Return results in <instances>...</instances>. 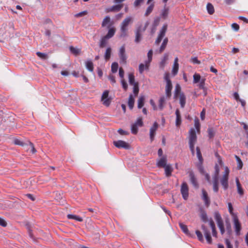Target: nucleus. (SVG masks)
<instances>
[{"label": "nucleus", "mask_w": 248, "mask_h": 248, "mask_svg": "<svg viewBox=\"0 0 248 248\" xmlns=\"http://www.w3.org/2000/svg\"><path fill=\"white\" fill-rule=\"evenodd\" d=\"M133 22V18L130 16L126 17L122 22L120 26L121 37L127 36L128 26Z\"/></svg>", "instance_id": "1"}, {"label": "nucleus", "mask_w": 248, "mask_h": 248, "mask_svg": "<svg viewBox=\"0 0 248 248\" xmlns=\"http://www.w3.org/2000/svg\"><path fill=\"white\" fill-rule=\"evenodd\" d=\"M189 146L193 155H194V145L197 141V136L194 128H191L189 132Z\"/></svg>", "instance_id": "2"}, {"label": "nucleus", "mask_w": 248, "mask_h": 248, "mask_svg": "<svg viewBox=\"0 0 248 248\" xmlns=\"http://www.w3.org/2000/svg\"><path fill=\"white\" fill-rule=\"evenodd\" d=\"M149 25V22H147L144 27H142L141 26L138 27L135 31V42L136 43H139L140 42L142 39V33L144 32Z\"/></svg>", "instance_id": "3"}, {"label": "nucleus", "mask_w": 248, "mask_h": 248, "mask_svg": "<svg viewBox=\"0 0 248 248\" xmlns=\"http://www.w3.org/2000/svg\"><path fill=\"white\" fill-rule=\"evenodd\" d=\"M230 170L227 167H225V170L223 172L222 177L220 179V183L225 189H227L228 187V179Z\"/></svg>", "instance_id": "4"}, {"label": "nucleus", "mask_w": 248, "mask_h": 248, "mask_svg": "<svg viewBox=\"0 0 248 248\" xmlns=\"http://www.w3.org/2000/svg\"><path fill=\"white\" fill-rule=\"evenodd\" d=\"M233 222V227L235 233L237 235L240 234V231L241 230V224L237 216L232 218Z\"/></svg>", "instance_id": "5"}, {"label": "nucleus", "mask_w": 248, "mask_h": 248, "mask_svg": "<svg viewBox=\"0 0 248 248\" xmlns=\"http://www.w3.org/2000/svg\"><path fill=\"white\" fill-rule=\"evenodd\" d=\"M167 27L168 26L167 24H165L163 26L158 35V37L155 41V44L158 45L161 42L162 38L165 35L166 32L167 30Z\"/></svg>", "instance_id": "6"}, {"label": "nucleus", "mask_w": 248, "mask_h": 248, "mask_svg": "<svg viewBox=\"0 0 248 248\" xmlns=\"http://www.w3.org/2000/svg\"><path fill=\"white\" fill-rule=\"evenodd\" d=\"M113 144L118 148L129 149L130 147L129 144L128 143L121 140L114 141Z\"/></svg>", "instance_id": "7"}, {"label": "nucleus", "mask_w": 248, "mask_h": 248, "mask_svg": "<svg viewBox=\"0 0 248 248\" xmlns=\"http://www.w3.org/2000/svg\"><path fill=\"white\" fill-rule=\"evenodd\" d=\"M109 92L108 90L105 91L102 95L101 100L103 104L106 106H108L111 102V99L108 98Z\"/></svg>", "instance_id": "8"}, {"label": "nucleus", "mask_w": 248, "mask_h": 248, "mask_svg": "<svg viewBox=\"0 0 248 248\" xmlns=\"http://www.w3.org/2000/svg\"><path fill=\"white\" fill-rule=\"evenodd\" d=\"M181 193L183 198L185 200H187L188 197V187L186 182H183L181 185Z\"/></svg>", "instance_id": "9"}, {"label": "nucleus", "mask_w": 248, "mask_h": 248, "mask_svg": "<svg viewBox=\"0 0 248 248\" xmlns=\"http://www.w3.org/2000/svg\"><path fill=\"white\" fill-rule=\"evenodd\" d=\"M119 56L120 57V62L124 64L125 63L127 57L125 54V46L124 45L120 47Z\"/></svg>", "instance_id": "10"}, {"label": "nucleus", "mask_w": 248, "mask_h": 248, "mask_svg": "<svg viewBox=\"0 0 248 248\" xmlns=\"http://www.w3.org/2000/svg\"><path fill=\"white\" fill-rule=\"evenodd\" d=\"M202 230L203 232L204 233V235L205 237L207 243L209 244H211L212 242V240L210 234V231L204 225H202Z\"/></svg>", "instance_id": "11"}, {"label": "nucleus", "mask_w": 248, "mask_h": 248, "mask_svg": "<svg viewBox=\"0 0 248 248\" xmlns=\"http://www.w3.org/2000/svg\"><path fill=\"white\" fill-rule=\"evenodd\" d=\"M158 124L157 123L155 122L154 123L153 125L151 127L150 129V138L151 141H153L154 140L155 132L158 128Z\"/></svg>", "instance_id": "12"}, {"label": "nucleus", "mask_w": 248, "mask_h": 248, "mask_svg": "<svg viewBox=\"0 0 248 248\" xmlns=\"http://www.w3.org/2000/svg\"><path fill=\"white\" fill-rule=\"evenodd\" d=\"M123 7V4H117L113 5L106 9L107 12H119Z\"/></svg>", "instance_id": "13"}, {"label": "nucleus", "mask_w": 248, "mask_h": 248, "mask_svg": "<svg viewBox=\"0 0 248 248\" xmlns=\"http://www.w3.org/2000/svg\"><path fill=\"white\" fill-rule=\"evenodd\" d=\"M202 199L204 202V204L207 207H208L210 203V200L208 194L204 189L202 190Z\"/></svg>", "instance_id": "14"}, {"label": "nucleus", "mask_w": 248, "mask_h": 248, "mask_svg": "<svg viewBox=\"0 0 248 248\" xmlns=\"http://www.w3.org/2000/svg\"><path fill=\"white\" fill-rule=\"evenodd\" d=\"M172 88L171 81H168V83H166V87H165V92L166 96L168 97H170L171 95V90Z\"/></svg>", "instance_id": "15"}, {"label": "nucleus", "mask_w": 248, "mask_h": 248, "mask_svg": "<svg viewBox=\"0 0 248 248\" xmlns=\"http://www.w3.org/2000/svg\"><path fill=\"white\" fill-rule=\"evenodd\" d=\"M189 176L190 178V180L193 186L197 188L198 187V184L197 181V179L195 176V175L192 171L189 172Z\"/></svg>", "instance_id": "16"}, {"label": "nucleus", "mask_w": 248, "mask_h": 248, "mask_svg": "<svg viewBox=\"0 0 248 248\" xmlns=\"http://www.w3.org/2000/svg\"><path fill=\"white\" fill-rule=\"evenodd\" d=\"M153 50H150L147 53L148 60L145 61L146 69H149L150 64L152 60Z\"/></svg>", "instance_id": "17"}, {"label": "nucleus", "mask_w": 248, "mask_h": 248, "mask_svg": "<svg viewBox=\"0 0 248 248\" xmlns=\"http://www.w3.org/2000/svg\"><path fill=\"white\" fill-rule=\"evenodd\" d=\"M169 59V55L167 53H165L164 54L163 57L162 59H161V61H160L159 63V67L161 69H164L167 61Z\"/></svg>", "instance_id": "18"}, {"label": "nucleus", "mask_w": 248, "mask_h": 248, "mask_svg": "<svg viewBox=\"0 0 248 248\" xmlns=\"http://www.w3.org/2000/svg\"><path fill=\"white\" fill-rule=\"evenodd\" d=\"M179 69V64H178V58L176 57L174 59V64L172 68V72L173 75H176Z\"/></svg>", "instance_id": "19"}, {"label": "nucleus", "mask_w": 248, "mask_h": 248, "mask_svg": "<svg viewBox=\"0 0 248 248\" xmlns=\"http://www.w3.org/2000/svg\"><path fill=\"white\" fill-rule=\"evenodd\" d=\"M176 114V122L175 124L177 126H179L181 124L182 120H181V116L180 114V110L179 109H176L175 111Z\"/></svg>", "instance_id": "20"}, {"label": "nucleus", "mask_w": 248, "mask_h": 248, "mask_svg": "<svg viewBox=\"0 0 248 248\" xmlns=\"http://www.w3.org/2000/svg\"><path fill=\"white\" fill-rule=\"evenodd\" d=\"M167 165V158L166 157H161L157 162V166L160 168H164Z\"/></svg>", "instance_id": "21"}, {"label": "nucleus", "mask_w": 248, "mask_h": 248, "mask_svg": "<svg viewBox=\"0 0 248 248\" xmlns=\"http://www.w3.org/2000/svg\"><path fill=\"white\" fill-rule=\"evenodd\" d=\"M179 98L180 104L181 105V107L182 108H184L185 106L186 103V96L184 93H182L180 94V95L178 96Z\"/></svg>", "instance_id": "22"}, {"label": "nucleus", "mask_w": 248, "mask_h": 248, "mask_svg": "<svg viewBox=\"0 0 248 248\" xmlns=\"http://www.w3.org/2000/svg\"><path fill=\"white\" fill-rule=\"evenodd\" d=\"M165 169V172L166 176L170 177L171 175V173L173 171V169L170 164L167 165L164 168Z\"/></svg>", "instance_id": "23"}, {"label": "nucleus", "mask_w": 248, "mask_h": 248, "mask_svg": "<svg viewBox=\"0 0 248 248\" xmlns=\"http://www.w3.org/2000/svg\"><path fill=\"white\" fill-rule=\"evenodd\" d=\"M181 92V86L179 84H177L175 87V91L174 93V97L175 98H177L178 97V96L180 95V94L182 93Z\"/></svg>", "instance_id": "24"}, {"label": "nucleus", "mask_w": 248, "mask_h": 248, "mask_svg": "<svg viewBox=\"0 0 248 248\" xmlns=\"http://www.w3.org/2000/svg\"><path fill=\"white\" fill-rule=\"evenodd\" d=\"M209 225L212 229L213 236L217 237V232L216 229L215 224L212 219L210 220Z\"/></svg>", "instance_id": "25"}, {"label": "nucleus", "mask_w": 248, "mask_h": 248, "mask_svg": "<svg viewBox=\"0 0 248 248\" xmlns=\"http://www.w3.org/2000/svg\"><path fill=\"white\" fill-rule=\"evenodd\" d=\"M200 217H201L202 220L204 222H206L208 221V217H207L206 213L202 209H200Z\"/></svg>", "instance_id": "26"}, {"label": "nucleus", "mask_w": 248, "mask_h": 248, "mask_svg": "<svg viewBox=\"0 0 248 248\" xmlns=\"http://www.w3.org/2000/svg\"><path fill=\"white\" fill-rule=\"evenodd\" d=\"M135 100L132 94H130L129 96L128 106L130 109H133L134 105Z\"/></svg>", "instance_id": "27"}, {"label": "nucleus", "mask_w": 248, "mask_h": 248, "mask_svg": "<svg viewBox=\"0 0 248 248\" xmlns=\"http://www.w3.org/2000/svg\"><path fill=\"white\" fill-rule=\"evenodd\" d=\"M128 80L129 84L132 86L135 85V84L138 83V82H135V76L134 74L132 73L128 74Z\"/></svg>", "instance_id": "28"}, {"label": "nucleus", "mask_w": 248, "mask_h": 248, "mask_svg": "<svg viewBox=\"0 0 248 248\" xmlns=\"http://www.w3.org/2000/svg\"><path fill=\"white\" fill-rule=\"evenodd\" d=\"M85 65L87 69L90 72H93V64L91 60H88L86 61L85 62Z\"/></svg>", "instance_id": "29"}, {"label": "nucleus", "mask_w": 248, "mask_h": 248, "mask_svg": "<svg viewBox=\"0 0 248 248\" xmlns=\"http://www.w3.org/2000/svg\"><path fill=\"white\" fill-rule=\"evenodd\" d=\"M109 39L108 37H107L106 36L103 37L100 41V44L99 46L101 48L104 47L108 43V40Z\"/></svg>", "instance_id": "30"}, {"label": "nucleus", "mask_w": 248, "mask_h": 248, "mask_svg": "<svg viewBox=\"0 0 248 248\" xmlns=\"http://www.w3.org/2000/svg\"><path fill=\"white\" fill-rule=\"evenodd\" d=\"M168 42V39L167 38H166L164 39L163 43L161 44V46L160 47L159 50V53H161L165 49L167 43Z\"/></svg>", "instance_id": "31"}, {"label": "nucleus", "mask_w": 248, "mask_h": 248, "mask_svg": "<svg viewBox=\"0 0 248 248\" xmlns=\"http://www.w3.org/2000/svg\"><path fill=\"white\" fill-rule=\"evenodd\" d=\"M236 183L238 193L240 195H243V194H244L243 189L241 186V184H240L239 179L238 178L236 179Z\"/></svg>", "instance_id": "32"}, {"label": "nucleus", "mask_w": 248, "mask_h": 248, "mask_svg": "<svg viewBox=\"0 0 248 248\" xmlns=\"http://www.w3.org/2000/svg\"><path fill=\"white\" fill-rule=\"evenodd\" d=\"M115 31L116 30L114 27L111 28L108 30V33L105 36L109 39L114 36Z\"/></svg>", "instance_id": "33"}, {"label": "nucleus", "mask_w": 248, "mask_h": 248, "mask_svg": "<svg viewBox=\"0 0 248 248\" xmlns=\"http://www.w3.org/2000/svg\"><path fill=\"white\" fill-rule=\"evenodd\" d=\"M154 8V4L151 3L147 8L145 13V16H148L153 11Z\"/></svg>", "instance_id": "34"}, {"label": "nucleus", "mask_w": 248, "mask_h": 248, "mask_svg": "<svg viewBox=\"0 0 248 248\" xmlns=\"http://www.w3.org/2000/svg\"><path fill=\"white\" fill-rule=\"evenodd\" d=\"M197 156L201 164H202L203 159L202 157V155L199 147H196Z\"/></svg>", "instance_id": "35"}, {"label": "nucleus", "mask_w": 248, "mask_h": 248, "mask_svg": "<svg viewBox=\"0 0 248 248\" xmlns=\"http://www.w3.org/2000/svg\"><path fill=\"white\" fill-rule=\"evenodd\" d=\"M206 8H207V10L208 11V13L210 15H212L214 14V13L215 12L214 7L211 3H208L207 4Z\"/></svg>", "instance_id": "36"}, {"label": "nucleus", "mask_w": 248, "mask_h": 248, "mask_svg": "<svg viewBox=\"0 0 248 248\" xmlns=\"http://www.w3.org/2000/svg\"><path fill=\"white\" fill-rule=\"evenodd\" d=\"M214 217L217 222V223L218 222L223 221L220 214L217 211H216L214 213Z\"/></svg>", "instance_id": "37"}, {"label": "nucleus", "mask_w": 248, "mask_h": 248, "mask_svg": "<svg viewBox=\"0 0 248 248\" xmlns=\"http://www.w3.org/2000/svg\"><path fill=\"white\" fill-rule=\"evenodd\" d=\"M228 205V210H229V212L230 214H231L232 218L237 216V214L236 213H234L233 212V207H232V203L231 202H229Z\"/></svg>", "instance_id": "38"}, {"label": "nucleus", "mask_w": 248, "mask_h": 248, "mask_svg": "<svg viewBox=\"0 0 248 248\" xmlns=\"http://www.w3.org/2000/svg\"><path fill=\"white\" fill-rule=\"evenodd\" d=\"M69 49L70 51L76 56H77L78 54H79L80 52V49L75 48L72 46H70Z\"/></svg>", "instance_id": "39"}, {"label": "nucleus", "mask_w": 248, "mask_h": 248, "mask_svg": "<svg viewBox=\"0 0 248 248\" xmlns=\"http://www.w3.org/2000/svg\"><path fill=\"white\" fill-rule=\"evenodd\" d=\"M179 226L185 233L187 235L189 234L188 230L186 225H185L183 223H179Z\"/></svg>", "instance_id": "40"}, {"label": "nucleus", "mask_w": 248, "mask_h": 248, "mask_svg": "<svg viewBox=\"0 0 248 248\" xmlns=\"http://www.w3.org/2000/svg\"><path fill=\"white\" fill-rule=\"evenodd\" d=\"M144 96H140L138 99V108H141L144 105Z\"/></svg>", "instance_id": "41"}, {"label": "nucleus", "mask_w": 248, "mask_h": 248, "mask_svg": "<svg viewBox=\"0 0 248 248\" xmlns=\"http://www.w3.org/2000/svg\"><path fill=\"white\" fill-rule=\"evenodd\" d=\"M111 49L110 47H108L106 49L105 54V59L106 61L108 60L111 56Z\"/></svg>", "instance_id": "42"}, {"label": "nucleus", "mask_w": 248, "mask_h": 248, "mask_svg": "<svg viewBox=\"0 0 248 248\" xmlns=\"http://www.w3.org/2000/svg\"><path fill=\"white\" fill-rule=\"evenodd\" d=\"M165 97L162 96V97H160V98L159 99V105H158L159 108L160 110L163 109V107H164V105L165 104Z\"/></svg>", "instance_id": "43"}, {"label": "nucleus", "mask_w": 248, "mask_h": 248, "mask_svg": "<svg viewBox=\"0 0 248 248\" xmlns=\"http://www.w3.org/2000/svg\"><path fill=\"white\" fill-rule=\"evenodd\" d=\"M235 158L237 162V168L239 170H240L243 167V162L240 157L236 155H235Z\"/></svg>", "instance_id": "44"}, {"label": "nucleus", "mask_w": 248, "mask_h": 248, "mask_svg": "<svg viewBox=\"0 0 248 248\" xmlns=\"http://www.w3.org/2000/svg\"><path fill=\"white\" fill-rule=\"evenodd\" d=\"M217 226L219 228L221 234H223L225 232V228L224 227L223 221L218 222L217 223Z\"/></svg>", "instance_id": "45"}, {"label": "nucleus", "mask_w": 248, "mask_h": 248, "mask_svg": "<svg viewBox=\"0 0 248 248\" xmlns=\"http://www.w3.org/2000/svg\"><path fill=\"white\" fill-rule=\"evenodd\" d=\"M67 217L69 219H74L77 221L81 222L83 221L82 217L73 215H68Z\"/></svg>", "instance_id": "46"}, {"label": "nucleus", "mask_w": 248, "mask_h": 248, "mask_svg": "<svg viewBox=\"0 0 248 248\" xmlns=\"http://www.w3.org/2000/svg\"><path fill=\"white\" fill-rule=\"evenodd\" d=\"M118 63L116 62H113L111 64V70L112 72L113 73H116L118 70Z\"/></svg>", "instance_id": "47"}, {"label": "nucleus", "mask_w": 248, "mask_h": 248, "mask_svg": "<svg viewBox=\"0 0 248 248\" xmlns=\"http://www.w3.org/2000/svg\"><path fill=\"white\" fill-rule=\"evenodd\" d=\"M194 125H195V127L197 131V132L199 133L200 131L201 125H200L199 120L198 118L195 119L194 120Z\"/></svg>", "instance_id": "48"}, {"label": "nucleus", "mask_w": 248, "mask_h": 248, "mask_svg": "<svg viewBox=\"0 0 248 248\" xmlns=\"http://www.w3.org/2000/svg\"><path fill=\"white\" fill-rule=\"evenodd\" d=\"M201 76L199 74L195 73L193 75V83H197L199 82L200 81H201Z\"/></svg>", "instance_id": "49"}, {"label": "nucleus", "mask_w": 248, "mask_h": 248, "mask_svg": "<svg viewBox=\"0 0 248 248\" xmlns=\"http://www.w3.org/2000/svg\"><path fill=\"white\" fill-rule=\"evenodd\" d=\"M169 14V9L168 8H165L161 13V16L163 19H166Z\"/></svg>", "instance_id": "50"}, {"label": "nucleus", "mask_w": 248, "mask_h": 248, "mask_svg": "<svg viewBox=\"0 0 248 248\" xmlns=\"http://www.w3.org/2000/svg\"><path fill=\"white\" fill-rule=\"evenodd\" d=\"M110 22V18L108 16H106L102 23V26L105 27Z\"/></svg>", "instance_id": "51"}, {"label": "nucleus", "mask_w": 248, "mask_h": 248, "mask_svg": "<svg viewBox=\"0 0 248 248\" xmlns=\"http://www.w3.org/2000/svg\"><path fill=\"white\" fill-rule=\"evenodd\" d=\"M134 124L137 125L138 127H142L143 124L142 118L141 117H139L135 123Z\"/></svg>", "instance_id": "52"}, {"label": "nucleus", "mask_w": 248, "mask_h": 248, "mask_svg": "<svg viewBox=\"0 0 248 248\" xmlns=\"http://www.w3.org/2000/svg\"><path fill=\"white\" fill-rule=\"evenodd\" d=\"M138 126L135 124H132L131 125V132L132 134L136 135L138 132Z\"/></svg>", "instance_id": "53"}, {"label": "nucleus", "mask_w": 248, "mask_h": 248, "mask_svg": "<svg viewBox=\"0 0 248 248\" xmlns=\"http://www.w3.org/2000/svg\"><path fill=\"white\" fill-rule=\"evenodd\" d=\"M36 55L38 57L43 60H46L48 58V56L46 54L41 52H37Z\"/></svg>", "instance_id": "54"}, {"label": "nucleus", "mask_w": 248, "mask_h": 248, "mask_svg": "<svg viewBox=\"0 0 248 248\" xmlns=\"http://www.w3.org/2000/svg\"><path fill=\"white\" fill-rule=\"evenodd\" d=\"M196 234L197 237L200 241H201V242L203 241L204 239L203 238L202 234L200 231L197 230L196 231Z\"/></svg>", "instance_id": "55"}, {"label": "nucleus", "mask_w": 248, "mask_h": 248, "mask_svg": "<svg viewBox=\"0 0 248 248\" xmlns=\"http://www.w3.org/2000/svg\"><path fill=\"white\" fill-rule=\"evenodd\" d=\"M133 86V93L135 94V96H137L139 92V84H135Z\"/></svg>", "instance_id": "56"}, {"label": "nucleus", "mask_w": 248, "mask_h": 248, "mask_svg": "<svg viewBox=\"0 0 248 248\" xmlns=\"http://www.w3.org/2000/svg\"><path fill=\"white\" fill-rule=\"evenodd\" d=\"M148 70V69H146V67H145V63L144 62V64L143 63H140V65H139V72L140 74H142L144 70Z\"/></svg>", "instance_id": "57"}, {"label": "nucleus", "mask_w": 248, "mask_h": 248, "mask_svg": "<svg viewBox=\"0 0 248 248\" xmlns=\"http://www.w3.org/2000/svg\"><path fill=\"white\" fill-rule=\"evenodd\" d=\"M205 78H202L201 81H199L200 83L199 84V88L203 89H204V84H205Z\"/></svg>", "instance_id": "58"}, {"label": "nucleus", "mask_w": 248, "mask_h": 248, "mask_svg": "<svg viewBox=\"0 0 248 248\" xmlns=\"http://www.w3.org/2000/svg\"><path fill=\"white\" fill-rule=\"evenodd\" d=\"M121 83L122 84L123 88L125 91H126L128 88V85L126 82L125 81L124 79H122L121 80Z\"/></svg>", "instance_id": "59"}, {"label": "nucleus", "mask_w": 248, "mask_h": 248, "mask_svg": "<svg viewBox=\"0 0 248 248\" xmlns=\"http://www.w3.org/2000/svg\"><path fill=\"white\" fill-rule=\"evenodd\" d=\"M144 0H135L134 2V6L136 7L139 6L143 2Z\"/></svg>", "instance_id": "60"}, {"label": "nucleus", "mask_w": 248, "mask_h": 248, "mask_svg": "<svg viewBox=\"0 0 248 248\" xmlns=\"http://www.w3.org/2000/svg\"><path fill=\"white\" fill-rule=\"evenodd\" d=\"M7 225L6 221L3 218L0 217V226L5 227Z\"/></svg>", "instance_id": "61"}, {"label": "nucleus", "mask_w": 248, "mask_h": 248, "mask_svg": "<svg viewBox=\"0 0 248 248\" xmlns=\"http://www.w3.org/2000/svg\"><path fill=\"white\" fill-rule=\"evenodd\" d=\"M208 136L210 139L213 138L214 136V133L213 130L212 128L208 129Z\"/></svg>", "instance_id": "62"}, {"label": "nucleus", "mask_w": 248, "mask_h": 248, "mask_svg": "<svg viewBox=\"0 0 248 248\" xmlns=\"http://www.w3.org/2000/svg\"><path fill=\"white\" fill-rule=\"evenodd\" d=\"M14 143L16 145H21V146H23V145H24V143H23V142H22L20 140L17 139H15L14 140Z\"/></svg>", "instance_id": "63"}, {"label": "nucleus", "mask_w": 248, "mask_h": 248, "mask_svg": "<svg viewBox=\"0 0 248 248\" xmlns=\"http://www.w3.org/2000/svg\"><path fill=\"white\" fill-rule=\"evenodd\" d=\"M88 14L87 11H84L79 13L77 14L75 16L76 17H80L86 15Z\"/></svg>", "instance_id": "64"}]
</instances>
